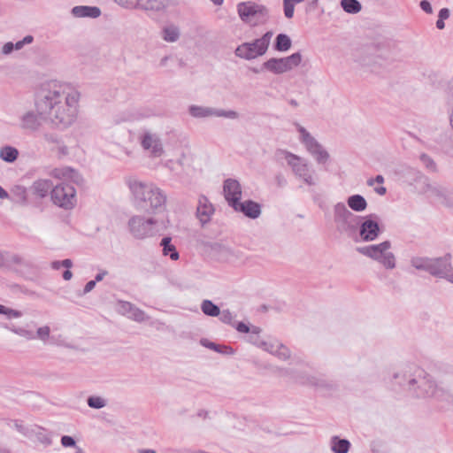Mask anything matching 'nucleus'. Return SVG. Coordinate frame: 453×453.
<instances>
[{
  "mask_svg": "<svg viewBox=\"0 0 453 453\" xmlns=\"http://www.w3.org/2000/svg\"><path fill=\"white\" fill-rule=\"evenodd\" d=\"M80 92L71 84L58 81L42 82L35 94V111L27 110L19 117L20 129L37 132L42 121L64 130L77 119Z\"/></svg>",
  "mask_w": 453,
  "mask_h": 453,
  "instance_id": "obj_1",
  "label": "nucleus"
},
{
  "mask_svg": "<svg viewBox=\"0 0 453 453\" xmlns=\"http://www.w3.org/2000/svg\"><path fill=\"white\" fill-rule=\"evenodd\" d=\"M125 183L129 189L131 201L136 210L154 214L165 206L166 196L153 182L128 176L125 179Z\"/></svg>",
  "mask_w": 453,
  "mask_h": 453,
  "instance_id": "obj_2",
  "label": "nucleus"
},
{
  "mask_svg": "<svg viewBox=\"0 0 453 453\" xmlns=\"http://www.w3.org/2000/svg\"><path fill=\"white\" fill-rule=\"evenodd\" d=\"M395 385L416 398L434 397L439 392L437 385L425 370L419 367H406L393 374Z\"/></svg>",
  "mask_w": 453,
  "mask_h": 453,
  "instance_id": "obj_3",
  "label": "nucleus"
},
{
  "mask_svg": "<svg viewBox=\"0 0 453 453\" xmlns=\"http://www.w3.org/2000/svg\"><path fill=\"white\" fill-rule=\"evenodd\" d=\"M333 214L336 230L340 234L354 237V234L357 232L362 217L351 212L342 202L334 205Z\"/></svg>",
  "mask_w": 453,
  "mask_h": 453,
  "instance_id": "obj_4",
  "label": "nucleus"
},
{
  "mask_svg": "<svg viewBox=\"0 0 453 453\" xmlns=\"http://www.w3.org/2000/svg\"><path fill=\"white\" fill-rule=\"evenodd\" d=\"M280 154L284 158L294 175L308 186H315L318 183V178L314 170L311 168L307 159L301 157L287 150H280Z\"/></svg>",
  "mask_w": 453,
  "mask_h": 453,
  "instance_id": "obj_5",
  "label": "nucleus"
},
{
  "mask_svg": "<svg viewBox=\"0 0 453 453\" xmlns=\"http://www.w3.org/2000/svg\"><path fill=\"white\" fill-rule=\"evenodd\" d=\"M273 35V31H267L260 38L242 42L235 49V56L245 60H252L264 56L268 50Z\"/></svg>",
  "mask_w": 453,
  "mask_h": 453,
  "instance_id": "obj_6",
  "label": "nucleus"
},
{
  "mask_svg": "<svg viewBox=\"0 0 453 453\" xmlns=\"http://www.w3.org/2000/svg\"><path fill=\"white\" fill-rule=\"evenodd\" d=\"M157 220L142 215H133L127 221V231L138 241L152 238L157 234Z\"/></svg>",
  "mask_w": 453,
  "mask_h": 453,
  "instance_id": "obj_7",
  "label": "nucleus"
},
{
  "mask_svg": "<svg viewBox=\"0 0 453 453\" xmlns=\"http://www.w3.org/2000/svg\"><path fill=\"white\" fill-rule=\"evenodd\" d=\"M390 249L391 242L385 241L379 244L359 247L357 250L360 254L380 262L387 269H394L395 267V258L394 254L389 250Z\"/></svg>",
  "mask_w": 453,
  "mask_h": 453,
  "instance_id": "obj_8",
  "label": "nucleus"
},
{
  "mask_svg": "<svg viewBox=\"0 0 453 453\" xmlns=\"http://www.w3.org/2000/svg\"><path fill=\"white\" fill-rule=\"evenodd\" d=\"M238 14L241 19L255 27L265 24L269 19L268 9L254 2H242L237 5Z\"/></svg>",
  "mask_w": 453,
  "mask_h": 453,
  "instance_id": "obj_9",
  "label": "nucleus"
},
{
  "mask_svg": "<svg viewBox=\"0 0 453 453\" xmlns=\"http://www.w3.org/2000/svg\"><path fill=\"white\" fill-rule=\"evenodd\" d=\"M50 197L55 205L65 210H71L77 203L76 190L67 182H60L54 186Z\"/></svg>",
  "mask_w": 453,
  "mask_h": 453,
  "instance_id": "obj_10",
  "label": "nucleus"
},
{
  "mask_svg": "<svg viewBox=\"0 0 453 453\" xmlns=\"http://www.w3.org/2000/svg\"><path fill=\"white\" fill-rule=\"evenodd\" d=\"M302 54L296 52L285 58H272L263 64V68L274 73L281 74L297 67L302 62Z\"/></svg>",
  "mask_w": 453,
  "mask_h": 453,
  "instance_id": "obj_11",
  "label": "nucleus"
},
{
  "mask_svg": "<svg viewBox=\"0 0 453 453\" xmlns=\"http://www.w3.org/2000/svg\"><path fill=\"white\" fill-rule=\"evenodd\" d=\"M296 127L300 134V141L304 145L308 152L319 164H325L329 159L328 152L303 127L296 124Z\"/></svg>",
  "mask_w": 453,
  "mask_h": 453,
  "instance_id": "obj_12",
  "label": "nucleus"
},
{
  "mask_svg": "<svg viewBox=\"0 0 453 453\" xmlns=\"http://www.w3.org/2000/svg\"><path fill=\"white\" fill-rule=\"evenodd\" d=\"M189 114L196 119H203L210 117L226 118L229 119H237L240 114L234 110L216 109L212 107L190 105L188 108Z\"/></svg>",
  "mask_w": 453,
  "mask_h": 453,
  "instance_id": "obj_13",
  "label": "nucleus"
},
{
  "mask_svg": "<svg viewBox=\"0 0 453 453\" xmlns=\"http://www.w3.org/2000/svg\"><path fill=\"white\" fill-rule=\"evenodd\" d=\"M429 273L434 277L445 279L453 283V268L450 263V256L433 258Z\"/></svg>",
  "mask_w": 453,
  "mask_h": 453,
  "instance_id": "obj_14",
  "label": "nucleus"
},
{
  "mask_svg": "<svg viewBox=\"0 0 453 453\" xmlns=\"http://www.w3.org/2000/svg\"><path fill=\"white\" fill-rule=\"evenodd\" d=\"M428 197L445 206L453 208V191L438 184L427 183L423 190Z\"/></svg>",
  "mask_w": 453,
  "mask_h": 453,
  "instance_id": "obj_15",
  "label": "nucleus"
},
{
  "mask_svg": "<svg viewBox=\"0 0 453 453\" xmlns=\"http://www.w3.org/2000/svg\"><path fill=\"white\" fill-rule=\"evenodd\" d=\"M357 230L359 231L360 239L364 242L374 241L380 234V226L377 220L373 219V215L362 218Z\"/></svg>",
  "mask_w": 453,
  "mask_h": 453,
  "instance_id": "obj_16",
  "label": "nucleus"
},
{
  "mask_svg": "<svg viewBox=\"0 0 453 453\" xmlns=\"http://www.w3.org/2000/svg\"><path fill=\"white\" fill-rule=\"evenodd\" d=\"M141 145L151 157H158L164 153L161 139L157 134L144 132L141 136Z\"/></svg>",
  "mask_w": 453,
  "mask_h": 453,
  "instance_id": "obj_17",
  "label": "nucleus"
},
{
  "mask_svg": "<svg viewBox=\"0 0 453 453\" xmlns=\"http://www.w3.org/2000/svg\"><path fill=\"white\" fill-rule=\"evenodd\" d=\"M115 310H117L119 313L127 316L128 319H131L136 322H143L149 319V317L143 311L140 310L128 302L118 301L115 303Z\"/></svg>",
  "mask_w": 453,
  "mask_h": 453,
  "instance_id": "obj_18",
  "label": "nucleus"
},
{
  "mask_svg": "<svg viewBox=\"0 0 453 453\" xmlns=\"http://www.w3.org/2000/svg\"><path fill=\"white\" fill-rule=\"evenodd\" d=\"M223 190L229 205L232 207L236 206L242 196V188L240 183L236 180L227 179L224 182Z\"/></svg>",
  "mask_w": 453,
  "mask_h": 453,
  "instance_id": "obj_19",
  "label": "nucleus"
},
{
  "mask_svg": "<svg viewBox=\"0 0 453 453\" xmlns=\"http://www.w3.org/2000/svg\"><path fill=\"white\" fill-rule=\"evenodd\" d=\"M214 211V207L208 198L204 196H200L198 197L196 215L203 226L211 221Z\"/></svg>",
  "mask_w": 453,
  "mask_h": 453,
  "instance_id": "obj_20",
  "label": "nucleus"
},
{
  "mask_svg": "<svg viewBox=\"0 0 453 453\" xmlns=\"http://www.w3.org/2000/svg\"><path fill=\"white\" fill-rule=\"evenodd\" d=\"M234 211L242 212L246 217L250 219H257L261 214V206L259 203L246 200L242 203L239 202L236 206L233 207Z\"/></svg>",
  "mask_w": 453,
  "mask_h": 453,
  "instance_id": "obj_21",
  "label": "nucleus"
},
{
  "mask_svg": "<svg viewBox=\"0 0 453 453\" xmlns=\"http://www.w3.org/2000/svg\"><path fill=\"white\" fill-rule=\"evenodd\" d=\"M71 14L74 18L96 19L101 15V10L97 6L77 5L72 8Z\"/></svg>",
  "mask_w": 453,
  "mask_h": 453,
  "instance_id": "obj_22",
  "label": "nucleus"
},
{
  "mask_svg": "<svg viewBox=\"0 0 453 453\" xmlns=\"http://www.w3.org/2000/svg\"><path fill=\"white\" fill-rule=\"evenodd\" d=\"M53 188L54 186L50 180L40 179L35 180L30 188L35 196L40 198H44L49 195L50 190L51 191Z\"/></svg>",
  "mask_w": 453,
  "mask_h": 453,
  "instance_id": "obj_23",
  "label": "nucleus"
},
{
  "mask_svg": "<svg viewBox=\"0 0 453 453\" xmlns=\"http://www.w3.org/2000/svg\"><path fill=\"white\" fill-rule=\"evenodd\" d=\"M119 4L125 7H139L143 10L148 9H159L161 4L155 0H115Z\"/></svg>",
  "mask_w": 453,
  "mask_h": 453,
  "instance_id": "obj_24",
  "label": "nucleus"
},
{
  "mask_svg": "<svg viewBox=\"0 0 453 453\" xmlns=\"http://www.w3.org/2000/svg\"><path fill=\"white\" fill-rule=\"evenodd\" d=\"M259 332L260 329L258 327H253L252 334L250 336V342L266 352L273 353L274 342H267L260 339L258 336Z\"/></svg>",
  "mask_w": 453,
  "mask_h": 453,
  "instance_id": "obj_25",
  "label": "nucleus"
},
{
  "mask_svg": "<svg viewBox=\"0 0 453 453\" xmlns=\"http://www.w3.org/2000/svg\"><path fill=\"white\" fill-rule=\"evenodd\" d=\"M162 247V255L169 257L172 260L176 261L179 259L180 255L174 244L172 243V238L165 236L160 242Z\"/></svg>",
  "mask_w": 453,
  "mask_h": 453,
  "instance_id": "obj_26",
  "label": "nucleus"
},
{
  "mask_svg": "<svg viewBox=\"0 0 453 453\" xmlns=\"http://www.w3.org/2000/svg\"><path fill=\"white\" fill-rule=\"evenodd\" d=\"M350 448V442L346 439H341L334 435L330 439V449L334 453H348Z\"/></svg>",
  "mask_w": 453,
  "mask_h": 453,
  "instance_id": "obj_27",
  "label": "nucleus"
},
{
  "mask_svg": "<svg viewBox=\"0 0 453 453\" xmlns=\"http://www.w3.org/2000/svg\"><path fill=\"white\" fill-rule=\"evenodd\" d=\"M348 206L354 211H363L367 207V202L361 195H353L347 199Z\"/></svg>",
  "mask_w": 453,
  "mask_h": 453,
  "instance_id": "obj_28",
  "label": "nucleus"
},
{
  "mask_svg": "<svg viewBox=\"0 0 453 453\" xmlns=\"http://www.w3.org/2000/svg\"><path fill=\"white\" fill-rule=\"evenodd\" d=\"M292 45L290 37L286 34H279L273 44V49L277 51L285 52L288 51Z\"/></svg>",
  "mask_w": 453,
  "mask_h": 453,
  "instance_id": "obj_29",
  "label": "nucleus"
},
{
  "mask_svg": "<svg viewBox=\"0 0 453 453\" xmlns=\"http://www.w3.org/2000/svg\"><path fill=\"white\" fill-rule=\"evenodd\" d=\"M18 156L19 150L15 147L5 145L0 149V158L6 163H13Z\"/></svg>",
  "mask_w": 453,
  "mask_h": 453,
  "instance_id": "obj_30",
  "label": "nucleus"
},
{
  "mask_svg": "<svg viewBox=\"0 0 453 453\" xmlns=\"http://www.w3.org/2000/svg\"><path fill=\"white\" fill-rule=\"evenodd\" d=\"M432 260L433 258L426 257H413L411 259V265L417 270H422L428 273L429 269H432Z\"/></svg>",
  "mask_w": 453,
  "mask_h": 453,
  "instance_id": "obj_31",
  "label": "nucleus"
},
{
  "mask_svg": "<svg viewBox=\"0 0 453 453\" xmlns=\"http://www.w3.org/2000/svg\"><path fill=\"white\" fill-rule=\"evenodd\" d=\"M31 435H34L37 441L43 444L44 446H50L52 443L50 434H48L43 428L37 427L36 429H31Z\"/></svg>",
  "mask_w": 453,
  "mask_h": 453,
  "instance_id": "obj_32",
  "label": "nucleus"
},
{
  "mask_svg": "<svg viewBox=\"0 0 453 453\" xmlns=\"http://www.w3.org/2000/svg\"><path fill=\"white\" fill-rule=\"evenodd\" d=\"M162 36L165 41L174 42L180 37V29L173 25L167 26L163 29Z\"/></svg>",
  "mask_w": 453,
  "mask_h": 453,
  "instance_id": "obj_33",
  "label": "nucleus"
},
{
  "mask_svg": "<svg viewBox=\"0 0 453 453\" xmlns=\"http://www.w3.org/2000/svg\"><path fill=\"white\" fill-rule=\"evenodd\" d=\"M201 310L205 315L210 317H217L220 313L219 307L207 299L202 302Z\"/></svg>",
  "mask_w": 453,
  "mask_h": 453,
  "instance_id": "obj_34",
  "label": "nucleus"
},
{
  "mask_svg": "<svg viewBox=\"0 0 453 453\" xmlns=\"http://www.w3.org/2000/svg\"><path fill=\"white\" fill-rule=\"evenodd\" d=\"M271 354L284 361L291 357V352L288 348L279 342H274L273 353Z\"/></svg>",
  "mask_w": 453,
  "mask_h": 453,
  "instance_id": "obj_35",
  "label": "nucleus"
},
{
  "mask_svg": "<svg viewBox=\"0 0 453 453\" xmlns=\"http://www.w3.org/2000/svg\"><path fill=\"white\" fill-rule=\"evenodd\" d=\"M341 6L346 12L351 14H356L362 9V5L357 0H342Z\"/></svg>",
  "mask_w": 453,
  "mask_h": 453,
  "instance_id": "obj_36",
  "label": "nucleus"
},
{
  "mask_svg": "<svg viewBox=\"0 0 453 453\" xmlns=\"http://www.w3.org/2000/svg\"><path fill=\"white\" fill-rule=\"evenodd\" d=\"M88 405L92 409H102L106 406L107 401L97 395H90L87 399Z\"/></svg>",
  "mask_w": 453,
  "mask_h": 453,
  "instance_id": "obj_37",
  "label": "nucleus"
},
{
  "mask_svg": "<svg viewBox=\"0 0 453 453\" xmlns=\"http://www.w3.org/2000/svg\"><path fill=\"white\" fill-rule=\"evenodd\" d=\"M419 160L427 171L432 173L436 171L437 165L434 160L429 155L426 153L420 154Z\"/></svg>",
  "mask_w": 453,
  "mask_h": 453,
  "instance_id": "obj_38",
  "label": "nucleus"
},
{
  "mask_svg": "<svg viewBox=\"0 0 453 453\" xmlns=\"http://www.w3.org/2000/svg\"><path fill=\"white\" fill-rule=\"evenodd\" d=\"M0 314L4 315L7 319H19L22 317L23 313L20 311L14 310L0 304Z\"/></svg>",
  "mask_w": 453,
  "mask_h": 453,
  "instance_id": "obj_39",
  "label": "nucleus"
},
{
  "mask_svg": "<svg viewBox=\"0 0 453 453\" xmlns=\"http://www.w3.org/2000/svg\"><path fill=\"white\" fill-rule=\"evenodd\" d=\"M5 328L9 329L12 333H14L19 336L25 337L27 340H34L35 338V336L32 331L27 330L23 327H18V326H6Z\"/></svg>",
  "mask_w": 453,
  "mask_h": 453,
  "instance_id": "obj_40",
  "label": "nucleus"
},
{
  "mask_svg": "<svg viewBox=\"0 0 453 453\" xmlns=\"http://www.w3.org/2000/svg\"><path fill=\"white\" fill-rule=\"evenodd\" d=\"M12 193L18 202L25 203L27 201V188L24 186H14L12 189Z\"/></svg>",
  "mask_w": 453,
  "mask_h": 453,
  "instance_id": "obj_41",
  "label": "nucleus"
},
{
  "mask_svg": "<svg viewBox=\"0 0 453 453\" xmlns=\"http://www.w3.org/2000/svg\"><path fill=\"white\" fill-rule=\"evenodd\" d=\"M283 11L287 19H292L294 16L295 4L289 0H283Z\"/></svg>",
  "mask_w": 453,
  "mask_h": 453,
  "instance_id": "obj_42",
  "label": "nucleus"
},
{
  "mask_svg": "<svg viewBox=\"0 0 453 453\" xmlns=\"http://www.w3.org/2000/svg\"><path fill=\"white\" fill-rule=\"evenodd\" d=\"M50 328L48 326H41L36 331V336L42 342H46L50 337Z\"/></svg>",
  "mask_w": 453,
  "mask_h": 453,
  "instance_id": "obj_43",
  "label": "nucleus"
},
{
  "mask_svg": "<svg viewBox=\"0 0 453 453\" xmlns=\"http://www.w3.org/2000/svg\"><path fill=\"white\" fill-rule=\"evenodd\" d=\"M219 316L221 322L233 325L234 317L229 310H223Z\"/></svg>",
  "mask_w": 453,
  "mask_h": 453,
  "instance_id": "obj_44",
  "label": "nucleus"
},
{
  "mask_svg": "<svg viewBox=\"0 0 453 453\" xmlns=\"http://www.w3.org/2000/svg\"><path fill=\"white\" fill-rule=\"evenodd\" d=\"M34 41V37L30 35H26L22 40L18 41L17 42L13 43L14 50H21L25 45L32 43Z\"/></svg>",
  "mask_w": 453,
  "mask_h": 453,
  "instance_id": "obj_45",
  "label": "nucleus"
},
{
  "mask_svg": "<svg viewBox=\"0 0 453 453\" xmlns=\"http://www.w3.org/2000/svg\"><path fill=\"white\" fill-rule=\"evenodd\" d=\"M15 429L25 436H31V429L24 426L19 420H13Z\"/></svg>",
  "mask_w": 453,
  "mask_h": 453,
  "instance_id": "obj_46",
  "label": "nucleus"
},
{
  "mask_svg": "<svg viewBox=\"0 0 453 453\" xmlns=\"http://www.w3.org/2000/svg\"><path fill=\"white\" fill-rule=\"evenodd\" d=\"M61 444L65 448L75 447L77 449L75 440L69 435H63L61 437Z\"/></svg>",
  "mask_w": 453,
  "mask_h": 453,
  "instance_id": "obj_47",
  "label": "nucleus"
},
{
  "mask_svg": "<svg viewBox=\"0 0 453 453\" xmlns=\"http://www.w3.org/2000/svg\"><path fill=\"white\" fill-rule=\"evenodd\" d=\"M14 50V46H13V42H8L6 43H4L2 47V54L3 55H10L11 53L13 52Z\"/></svg>",
  "mask_w": 453,
  "mask_h": 453,
  "instance_id": "obj_48",
  "label": "nucleus"
},
{
  "mask_svg": "<svg viewBox=\"0 0 453 453\" xmlns=\"http://www.w3.org/2000/svg\"><path fill=\"white\" fill-rule=\"evenodd\" d=\"M448 104H453V77L448 83Z\"/></svg>",
  "mask_w": 453,
  "mask_h": 453,
  "instance_id": "obj_49",
  "label": "nucleus"
},
{
  "mask_svg": "<svg viewBox=\"0 0 453 453\" xmlns=\"http://www.w3.org/2000/svg\"><path fill=\"white\" fill-rule=\"evenodd\" d=\"M420 8L428 14H431L433 12V8L431 4L427 0H422L419 4Z\"/></svg>",
  "mask_w": 453,
  "mask_h": 453,
  "instance_id": "obj_50",
  "label": "nucleus"
},
{
  "mask_svg": "<svg viewBox=\"0 0 453 453\" xmlns=\"http://www.w3.org/2000/svg\"><path fill=\"white\" fill-rule=\"evenodd\" d=\"M44 141L48 142L49 143H58V138L57 135L50 134V133H45L43 134Z\"/></svg>",
  "mask_w": 453,
  "mask_h": 453,
  "instance_id": "obj_51",
  "label": "nucleus"
},
{
  "mask_svg": "<svg viewBox=\"0 0 453 453\" xmlns=\"http://www.w3.org/2000/svg\"><path fill=\"white\" fill-rule=\"evenodd\" d=\"M14 288H16L19 292H21L27 296H35V291L28 289L27 288H26L24 286L15 285Z\"/></svg>",
  "mask_w": 453,
  "mask_h": 453,
  "instance_id": "obj_52",
  "label": "nucleus"
},
{
  "mask_svg": "<svg viewBox=\"0 0 453 453\" xmlns=\"http://www.w3.org/2000/svg\"><path fill=\"white\" fill-rule=\"evenodd\" d=\"M236 330L240 333H249L250 332V327L248 325L244 324L243 322H239L236 326H235Z\"/></svg>",
  "mask_w": 453,
  "mask_h": 453,
  "instance_id": "obj_53",
  "label": "nucleus"
},
{
  "mask_svg": "<svg viewBox=\"0 0 453 453\" xmlns=\"http://www.w3.org/2000/svg\"><path fill=\"white\" fill-rule=\"evenodd\" d=\"M449 15H450L449 10L448 8H442L439 12L438 18L444 20V19H449Z\"/></svg>",
  "mask_w": 453,
  "mask_h": 453,
  "instance_id": "obj_54",
  "label": "nucleus"
},
{
  "mask_svg": "<svg viewBox=\"0 0 453 453\" xmlns=\"http://www.w3.org/2000/svg\"><path fill=\"white\" fill-rule=\"evenodd\" d=\"M377 182V183H380V184H382L384 182V178L382 175H377L374 179H369L367 180V185L368 186H373V184Z\"/></svg>",
  "mask_w": 453,
  "mask_h": 453,
  "instance_id": "obj_55",
  "label": "nucleus"
},
{
  "mask_svg": "<svg viewBox=\"0 0 453 453\" xmlns=\"http://www.w3.org/2000/svg\"><path fill=\"white\" fill-rule=\"evenodd\" d=\"M96 280H89L84 287L83 295L89 293L96 286Z\"/></svg>",
  "mask_w": 453,
  "mask_h": 453,
  "instance_id": "obj_56",
  "label": "nucleus"
},
{
  "mask_svg": "<svg viewBox=\"0 0 453 453\" xmlns=\"http://www.w3.org/2000/svg\"><path fill=\"white\" fill-rule=\"evenodd\" d=\"M62 174H63L64 176H65V175H66V176H68L69 178L73 179V178H74V175L76 174V173H75L73 169H71V168H65V169H64V170H63Z\"/></svg>",
  "mask_w": 453,
  "mask_h": 453,
  "instance_id": "obj_57",
  "label": "nucleus"
},
{
  "mask_svg": "<svg viewBox=\"0 0 453 453\" xmlns=\"http://www.w3.org/2000/svg\"><path fill=\"white\" fill-rule=\"evenodd\" d=\"M61 264H62V266H63V267H65V268H67V269L71 268V267H72V265H73V262H72V260H71V259H68V258L62 260V261H61Z\"/></svg>",
  "mask_w": 453,
  "mask_h": 453,
  "instance_id": "obj_58",
  "label": "nucleus"
},
{
  "mask_svg": "<svg viewBox=\"0 0 453 453\" xmlns=\"http://www.w3.org/2000/svg\"><path fill=\"white\" fill-rule=\"evenodd\" d=\"M448 104L449 106V123H450L451 127L453 128V104Z\"/></svg>",
  "mask_w": 453,
  "mask_h": 453,
  "instance_id": "obj_59",
  "label": "nucleus"
},
{
  "mask_svg": "<svg viewBox=\"0 0 453 453\" xmlns=\"http://www.w3.org/2000/svg\"><path fill=\"white\" fill-rule=\"evenodd\" d=\"M374 191H375L378 195H380V196H383V195H385V194H386L387 189H386V188H385V187L380 186V187H377V188H374Z\"/></svg>",
  "mask_w": 453,
  "mask_h": 453,
  "instance_id": "obj_60",
  "label": "nucleus"
},
{
  "mask_svg": "<svg viewBox=\"0 0 453 453\" xmlns=\"http://www.w3.org/2000/svg\"><path fill=\"white\" fill-rule=\"evenodd\" d=\"M9 193L0 186V199H8Z\"/></svg>",
  "mask_w": 453,
  "mask_h": 453,
  "instance_id": "obj_61",
  "label": "nucleus"
},
{
  "mask_svg": "<svg viewBox=\"0 0 453 453\" xmlns=\"http://www.w3.org/2000/svg\"><path fill=\"white\" fill-rule=\"evenodd\" d=\"M72 277H73V273H72V272H71L69 269L65 270V271L63 273V279H64L65 280H71V279H72Z\"/></svg>",
  "mask_w": 453,
  "mask_h": 453,
  "instance_id": "obj_62",
  "label": "nucleus"
},
{
  "mask_svg": "<svg viewBox=\"0 0 453 453\" xmlns=\"http://www.w3.org/2000/svg\"><path fill=\"white\" fill-rule=\"evenodd\" d=\"M106 274H107V272H105V271L101 272L96 275L94 280H96V282L101 281Z\"/></svg>",
  "mask_w": 453,
  "mask_h": 453,
  "instance_id": "obj_63",
  "label": "nucleus"
},
{
  "mask_svg": "<svg viewBox=\"0 0 453 453\" xmlns=\"http://www.w3.org/2000/svg\"><path fill=\"white\" fill-rule=\"evenodd\" d=\"M436 27L441 30L443 29L445 27L444 20L438 18V20L436 21Z\"/></svg>",
  "mask_w": 453,
  "mask_h": 453,
  "instance_id": "obj_64",
  "label": "nucleus"
}]
</instances>
